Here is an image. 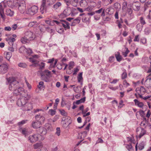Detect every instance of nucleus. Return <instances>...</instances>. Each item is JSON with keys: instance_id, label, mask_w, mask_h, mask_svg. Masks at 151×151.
Listing matches in <instances>:
<instances>
[{"instance_id": "obj_44", "label": "nucleus", "mask_w": 151, "mask_h": 151, "mask_svg": "<svg viewBox=\"0 0 151 151\" xmlns=\"http://www.w3.org/2000/svg\"><path fill=\"white\" fill-rule=\"evenodd\" d=\"M126 50L125 52H122V54L124 56V57H126L127 56V54L129 52V50L127 48H126Z\"/></svg>"}, {"instance_id": "obj_22", "label": "nucleus", "mask_w": 151, "mask_h": 151, "mask_svg": "<svg viewBox=\"0 0 151 151\" xmlns=\"http://www.w3.org/2000/svg\"><path fill=\"white\" fill-rule=\"evenodd\" d=\"M13 5L16 7H18L19 10L20 9V7H22L23 4H21L20 1H14L13 3Z\"/></svg>"}, {"instance_id": "obj_53", "label": "nucleus", "mask_w": 151, "mask_h": 151, "mask_svg": "<svg viewBox=\"0 0 151 151\" xmlns=\"http://www.w3.org/2000/svg\"><path fill=\"white\" fill-rule=\"evenodd\" d=\"M140 91L141 93H145L146 90L144 87L143 86H141L140 88Z\"/></svg>"}, {"instance_id": "obj_64", "label": "nucleus", "mask_w": 151, "mask_h": 151, "mask_svg": "<svg viewBox=\"0 0 151 151\" xmlns=\"http://www.w3.org/2000/svg\"><path fill=\"white\" fill-rule=\"evenodd\" d=\"M38 151H48V150L45 147H42L41 149L38 150Z\"/></svg>"}, {"instance_id": "obj_18", "label": "nucleus", "mask_w": 151, "mask_h": 151, "mask_svg": "<svg viewBox=\"0 0 151 151\" xmlns=\"http://www.w3.org/2000/svg\"><path fill=\"white\" fill-rule=\"evenodd\" d=\"M136 105L138 107L143 109V106H145V108L147 107L146 106H144L142 102H139L137 99H135L134 100Z\"/></svg>"}, {"instance_id": "obj_14", "label": "nucleus", "mask_w": 151, "mask_h": 151, "mask_svg": "<svg viewBox=\"0 0 151 151\" xmlns=\"http://www.w3.org/2000/svg\"><path fill=\"white\" fill-rule=\"evenodd\" d=\"M33 108L32 104L27 103L25 105L22 107L21 109L24 111H29Z\"/></svg>"}, {"instance_id": "obj_10", "label": "nucleus", "mask_w": 151, "mask_h": 151, "mask_svg": "<svg viewBox=\"0 0 151 151\" xmlns=\"http://www.w3.org/2000/svg\"><path fill=\"white\" fill-rule=\"evenodd\" d=\"M37 132L38 133L40 134H39L40 136L39 137H41V140H43L44 138L42 137V136L46 134L47 133V129L44 127H40L39 128V129L37 130Z\"/></svg>"}, {"instance_id": "obj_4", "label": "nucleus", "mask_w": 151, "mask_h": 151, "mask_svg": "<svg viewBox=\"0 0 151 151\" xmlns=\"http://www.w3.org/2000/svg\"><path fill=\"white\" fill-rule=\"evenodd\" d=\"M18 129L25 137L30 134L32 132V130L27 127L22 128L21 127H19Z\"/></svg>"}, {"instance_id": "obj_13", "label": "nucleus", "mask_w": 151, "mask_h": 151, "mask_svg": "<svg viewBox=\"0 0 151 151\" xmlns=\"http://www.w3.org/2000/svg\"><path fill=\"white\" fill-rule=\"evenodd\" d=\"M19 50L21 53H27L29 55L32 52V49L29 48H19Z\"/></svg>"}, {"instance_id": "obj_5", "label": "nucleus", "mask_w": 151, "mask_h": 151, "mask_svg": "<svg viewBox=\"0 0 151 151\" xmlns=\"http://www.w3.org/2000/svg\"><path fill=\"white\" fill-rule=\"evenodd\" d=\"M38 9V8L37 6L34 5L27 9L26 13L29 15H33L37 13Z\"/></svg>"}, {"instance_id": "obj_1", "label": "nucleus", "mask_w": 151, "mask_h": 151, "mask_svg": "<svg viewBox=\"0 0 151 151\" xmlns=\"http://www.w3.org/2000/svg\"><path fill=\"white\" fill-rule=\"evenodd\" d=\"M6 79L9 83V88L10 91L13 92L19 86V82L14 78L9 77Z\"/></svg>"}, {"instance_id": "obj_47", "label": "nucleus", "mask_w": 151, "mask_h": 151, "mask_svg": "<svg viewBox=\"0 0 151 151\" xmlns=\"http://www.w3.org/2000/svg\"><path fill=\"white\" fill-rule=\"evenodd\" d=\"M148 124V122H145L144 121H142L140 124V125L145 128Z\"/></svg>"}, {"instance_id": "obj_17", "label": "nucleus", "mask_w": 151, "mask_h": 151, "mask_svg": "<svg viewBox=\"0 0 151 151\" xmlns=\"http://www.w3.org/2000/svg\"><path fill=\"white\" fill-rule=\"evenodd\" d=\"M140 4L139 1H136L133 4V8L134 10L138 11L140 8Z\"/></svg>"}, {"instance_id": "obj_27", "label": "nucleus", "mask_w": 151, "mask_h": 151, "mask_svg": "<svg viewBox=\"0 0 151 151\" xmlns=\"http://www.w3.org/2000/svg\"><path fill=\"white\" fill-rule=\"evenodd\" d=\"M38 24V23L36 21H34L30 22L28 24V26L31 27H35Z\"/></svg>"}, {"instance_id": "obj_49", "label": "nucleus", "mask_w": 151, "mask_h": 151, "mask_svg": "<svg viewBox=\"0 0 151 151\" xmlns=\"http://www.w3.org/2000/svg\"><path fill=\"white\" fill-rule=\"evenodd\" d=\"M126 147L129 151H132L133 150L131 144L126 145Z\"/></svg>"}, {"instance_id": "obj_59", "label": "nucleus", "mask_w": 151, "mask_h": 151, "mask_svg": "<svg viewBox=\"0 0 151 151\" xmlns=\"http://www.w3.org/2000/svg\"><path fill=\"white\" fill-rule=\"evenodd\" d=\"M41 115L40 114L37 115H36L35 117L37 121H40V118H41Z\"/></svg>"}, {"instance_id": "obj_42", "label": "nucleus", "mask_w": 151, "mask_h": 151, "mask_svg": "<svg viewBox=\"0 0 151 151\" xmlns=\"http://www.w3.org/2000/svg\"><path fill=\"white\" fill-rule=\"evenodd\" d=\"M38 66H39V69L42 70V69L44 68L45 66V63L43 62H41L39 63H38Z\"/></svg>"}, {"instance_id": "obj_25", "label": "nucleus", "mask_w": 151, "mask_h": 151, "mask_svg": "<svg viewBox=\"0 0 151 151\" xmlns=\"http://www.w3.org/2000/svg\"><path fill=\"white\" fill-rule=\"evenodd\" d=\"M115 56L116 60L118 62H120L122 60V56L119 52H117L115 53Z\"/></svg>"}, {"instance_id": "obj_20", "label": "nucleus", "mask_w": 151, "mask_h": 151, "mask_svg": "<svg viewBox=\"0 0 151 151\" xmlns=\"http://www.w3.org/2000/svg\"><path fill=\"white\" fill-rule=\"evenodd\" d=\"M61 25L63 27L65 30L69 29L70 28L69 24L66 21L63 20L61 22Z\"/></svg>"}, {"instance_id": "obj_3", "label": "nucleus", "mask_w": 151, "mask_h": 151, "mask_svg": "<svg viewBox=\"0 0 151 151\" xmlns=\"http://www.w3.org/2000/svg\"><path fill=\"white\" fill-rule=\"evenodd\" d=\"M40 75L42 79L46 82L49 81V78L51 77V72L47 70L41 71Z\"/></svg>"}, {"instance_id": "obj_57", "label": "nucleus", "mask_w": 151, "mask_h": 151, "mask_svg": "<svg viewBox=\"0 0 151 151\" xmlns=\"http://www.w3.org/2000/svg\"><path fill=\"white\" fill-rule=\"evenodd\" d=\"M17 27V24H13L12 26V27H11L12 29V30H15L16 29Z\"/></svg>"}, {"instance_id": "obj_52", "label": "nucleus", "mask_w": 151, "mask_h": 151, "mask_svg": "<svg viewBox=\"0 0 151 151\" xmlns=\"http://www.w3.org/2000/svg\"><path fill=\"white\" fill-rule=\"evenodd\" d=\"M81 20V18L80 17H78L76 18L75 19H74L73 20V22L74 23H80Z\"/></svg>"}, {"instance_id": "obj_61", "label": "nucleus", "mask_w": 151, "mask_h": 151, "mask_svg": "<svg viewBox=\"0 0 151 151\" xmlns=\"http://www.w3.org/2000/svg\"><path fill=\"white\" fill-rule=\"evenodd\" d=\"M114 56H111L109 57V61L111 62L112 63L113 61L114 60Z\"/></svg>"}, {"instance_id": "obj_29", "label": "nucleus", "mask_w": 151, "mask_h": 151, "mask_svg": "<svg viewBox=\"0 0 151 151\" xmlns=\"http://www.w3.org/2000/svg\"><path fill=\"white\" fill-rule=\"evenodd\" d=\"M6 14L7 16H12L14 14V12L13 11H11V10L9 9H7L6 10Z\"/></svg>"}, {"instance_id": "obj_45", "label": "nucleus", "mask_w": 151, "mask_h": 151, "mask_svg": "<svg viewBox=\"0 0 151 151\" xmlns=\"http://www.w3.org/2000/svg\"><path fill=\"white\" fill-rule=\"evenodd\" d=\"M127 12L128 14L130 16L132 17H133V14H132V8H128L127 9Z\"/></svg>"}, {"instance_id": "obj_60", "label": "nucleus", "mask_w": 151, "mask_h": 151, "mask_svg": "<svg viewBox=\"0 0 151 151\" xmlns=\"http://www.w3.org/2000/svg\"><path fill=\"white\" fill-rule=\"evenodd\" d=\"M123 84L126 87H127L129 86V84L127 82L126 80H124L123 82Z\"/></svg>"}, {"instance_id": "obj_15", "label": "nucleus", "mask_w": 151, "mask_h": 151, "mask_svg": "<svg viewBox=\"0 0 151 151\" xmlns=\"http://www.w3.org/2000/svg\"><path fill=\"white\" fill-rule=\"evenodd\" d=\"M46 0H42L40 7V10L42 14L46 12Z\"/></svg>"}, {"instance_id": "obj_28", "label": "nucleus", "mask_w": 151, "mask_h": 151, "mask_svg": "<svg viewBox=\"0 0 151 151\" xmlns=\"http://www.w3.org/2000/svg\"><path fill=\"white\" fill-rule=\"evenodd\" d=\"M4 55L5 56V57L6 59L9 61L10 58L12 56V53L10 52H5Z\"/></svg>"}, {"instance_id": "obj_35", "label": "nucleus", "mask_w": 151, "mask_h": 151, "mask_svg": "<svg viewBox=\"0 0 151 151\" xmlns=\"http://www.w3.org/2000/svg\"><path fill=\"white\" fill-rule=\"evenodd\" d=\"M86 100V97H84L82 98L80 100H78L76 101L75 103L77 105L81 103L84 102Z\"/></svg>"}, {"instance_id": "obj_43", "label": "nucleus", "mask_w": 151, "mask_h": 151, "mask_svg": "<svg viewBox=\"0 0 151 151\" xmlns=\"http://www.w3.org/2000/svg\"><path fill=\"white\" fill-rule=\"evenodd\" d=\"M82 72H81L79 73V74L78 75V82H81V81L83 79V77H82Z\"/></svg>"}, {"instance_id": "obj_30", "label": "nucleus", "mask_w": 151, "mask_h": 151, "mask_svg": "<svg viewBox=\"0 0 151 151\" xmlns=\"http://www.w3.org/2000/svg\"><path fill=\"white\" fill-rule=\"evenodd\" d=\"M79 0H70V3L74 6H77Z\"/></svg>"}, {"instance_id": "obj_32", "label": "nucleus", "mask_w": 151, "mask_h": 151, "mask_svg": "<svg viewBox=\"0 0 151 151\" xmlns=\"http://www.w3.org/2000/svg\"><path fill=\"white\" fill-rule=\"evenodd\" d=\"M139 21L140 23L143 26L145 25L146 24V22L145 20V19L142 17H139Z\"/></svg>"}, {"instance_id": "obj_23", "label": "nucleus", "mask_w": 151, "mask_h": 151, "mask_svg": "<svg viewBox=\"0 0 151 151\" xmlns=\"http://www.w3.org/2000/svg\"><path fill=\"white\" fill-rule=\"evenodd\" d=\"M87 133L86 131L83 132L79 134V138L81 139H82V140H83L84 138L87 136Z\"/></svg>"}, {"instance_id": "obj_19", "label": "nucleus", "mask_w": 151, "mask_h": 151, "mask_svg": "<svg viewBox=\"0 0 151 151\" xmlns=\"http://www.w3.org/2000/svg\"><path fill=\"white\" fill-rule=\"evenodd\" d=\"M41 123L39 121H33L32 124V127L34 128H37L40 127Z\"/></svg>"}, {"instance_id": "obj_33", "label": "nucleus", "mask_w": 151, "mask_h": 151, "mask_svg": "<svg viewBox=\"0 0 151 151\" xmlns=\"http://www.w3.org/2000/svg\"><path fill=\"white\" fill-rule=\"evenodd\" d=\"M143 27V26L140 23L137 24L136 26L137 30L139 32L142 31Z\"/></svg>"}, {"instance_id": "obj_56", "label": "nucleus", "mask_w": 151, "mask_h": 151, "mask_svg": "<svg viewBox=\"0 0 151 151\" xmlns=\"http://www.w3.org/2000/svg\"><path fill=\"white\" fill-rule=\"evenodd\" d=\"M60 129L59 127H57L56 128V134L58 136L60 135Z\"/></svg>"}, {"instance_id": "obj_62", "label": "nucleus", "mask_w": 151, "mask_h": 151, "mask_svg": "<svg viewBox=\"0 0 151 151\" xmlns=\"http://www.w3.org/2000/svg\"><path fill=\"white\" fill-rule=\"evenodd\" d=\"M54 59L52 58V59H49L47 61V63H51L50 65H52V64L53 63V62L54 61Z\"/></svg>"}, {"instance_id": "obj_40", "label": "nucleus", "mask_w": 151, "mask_h": 151, "mask_svg": "<svg viewBox=\"0 0 151 151\" xmlns=\"http://www.w3.org/2000/svg\"><path fill=\"white\" fill-rule=\"evenodd\" d=\"M127 77V73L126 72V70H124L123 73L122 74V79H124L126 78Z\"/></svg>"}, {"instance_id": "obj_50", "label": "nucleus", "mask_w": 151, "mask_h": 151, "mask_svg": "<svg viewBox=\"0 0 151 151\" xmlns=\"http://www.w3.org/2000/svg\"><path fill=\"white\" fill-rule=\"evenodd\" d=\"M44 82L43 81H40L39 83V84L38 86V88L41 90L43 88Z\"/></svg>"}, {"instance_id": "obj_9", "label": "nucleus", "mask_w": 151, "mask_h": 151, "mask_svg": "<svg viewBox=\"0 0 151 151\" xmlns=\"http://www.w3.org/2000/svg\"><path fill=\"white\" fill-rule=\"evenodd\" d=\"M8 64L6 63L0 65V73L3 74L6 73L8 71Z\"/></svg>"}, {"instance_id": "obj_11", "label": "nucleus", "mask_w": 151, "mask_h": 151, "mask_svg": "<svg viewBox=\"0 0 151 151\" xmlns=\"http://www.w3.org/2000/svg\"><path fill=\"white\" fill-rule=\"evenodd\" d=\"M25 37L29 41L33 40L35 38V35L31 31H29L25 33Z\"/></svg>"}, {"instance_id": "obj_37", "label": "nucleus", "mask_w": 151, "mask_h": 151, "mask_svg": "<svg viewBox=\"0 0 151 151\" xmlns=\"http://www.w3.org/2000/svg\"><path fill=\"white\" fill-rule=\"evenodd\" d=\"M61 5V4L60 2H57L53 6V8L55 9H57Z\"/></svg>"}, {"instance_id": "obj_39", "label": "nucleus", "mask_w": 151, "mask_h": 151, "mask_svg": "<svg viewBox=\"0 0 151 151\" xmlns=\"http://www.w3.org/2000/svg\"><path fill=\"white\" fill-rule=\"evenodd\" d=\"M150 32V28L149 27H146L144 30L145 34L146 35H148Z\"/></svg>"}, {"instance_id": "obj_58", "label": "nucleus", "mask_w": 151, "mask_h": 151, "mask_svg": "<svg viewBox=\"0 0 151 151\" xmlns=\"http://www.w3.org/2000/svg\"><path fill=\"white\" fill-rule=\"evenodd\" d=\"M50 112V115L52 116H53L55 114L56 111L55 110L50 109L49 110V111Z\"/></svg>"}, {"instance_id": "obj_48", "label": "nucleus", "mask_w": 151, "mask_h": 151, "mask_svg": "<svg viewBox=\"0 0 151 151\" xmlns=\"http://www.w3.org/2000/svg\"><path fill=\"white\" fill-rule=\"evenodd\" d=\"M18 66L21 68H25L27 67V65L25 63H19Z\"/></svg>"}, {"instance_id": "obj_54", "label": "nucleus", "mask_w": 151, "mask_h": 151, "mask_svg": "<svg viewBox=\"0 0 151 151\" xmlns=\"http://www.w3.org/2000/svg\"><path fill=\"white\" fill-rule=\"evenodd\" d=\"M139 113L142 117H143L145 115L144 111L140 109L139 111Z\"/></svg>"}, {"instance_id": "obj_12", "label": "nucleus", "mask_w": 151, "mask_h": 151, "mask_svg": "<svg viewBox=\"0 0 151 151\" xmlns=\"http://www.w3.org/2000/svg\"><path fill=\"white\" fill-rule=\"evenodd\" d=\"M136 132L138 135H139V138L144 135L146 133V130L143 128L138 127L136 129Z\"/></svg>"}, {"instance_id": "obj_24", "label": "nucleus", "mask_w": 151, "mask_h": 151, "mask_svg": "<svg viewBox=\"0 0 151 151\" xmlns=\"http://www.w3.org/2000/svg\"><path fill=\"white\" fill-rule=\"evenodd\" d=\"M90 17H88V16L86 15L84 16L82 19V21L83 22L86 23L87 24L89 23V19Z\"/></svg>"}, {"instance_id": "obj_7", "label": "nucleus", "mask_w": 151, "mask_h": 151, "mask_svg": "<svg viewBox=\"0 0 151 151\" xmlns=\"http://www.w3.org/2000/svg\"><path fill=\"white\" fill-rule=\"evenodd\" d=\"M40 136V135L38 134L30 135L28 138V140L31 143H34L37 141L41 140V139L39 138Z\"/></svg>"}, {"instance_id": "obj_46", "label": "nucleus", "mask_w": 151, "mask_h": 151, "mask_svg": "<svg viewBox=\"0 0 151 151\" xmlns=\"http://www.w3.org/2000/svg\"><path fill=\"white\" fill-rule=\"evenodd\" d=\"M144 147V143L143 142H142L139 144L138 145L139 149L140 150H142Z\"/></svg>"}, {"instance_id": "obj_26", "label": "nucleus", "mask_w": 151, "mask_h": 151, "mask_svg": "<svg viewBox=\"0 0 151 151\" xmlns=\"http://www.w3.org/2000/svg\"><path fill=\"white\" fill-rule=\"evenodd\" d=\"M70 10H69L68 9H66L63 11V14H61V16H62V15H64L63 17H66L70 15Z\"/></svg>"}, {"instance_id": "obj_16", "label": "nucleus", "mask_w": 151, "mask_h": 151, "mask_svg": "<svg viewBox=\"0 0 151 151\" xmlns=\"http://www.w3.org/2000/svg\"><path fill=\"white\" fill-rule=\"evenodd\" d=\"M6 41L10 47H15V45L14 44V42L15 41V39L14 38L10 37L6 39Z\"/></svg>"}, {"instance_id": "obj_51", "label": "nucleus", "mask_w": 151, "mask_h": 151, "mask_svg": "<svg viewBox=\"0 0 151 151\" xmlns=\"http://www.w3.org/2000/svg\"><path fill=\"white\" fill-rule=\"evenodd\" d=\"M60 111L61 114L63 116H66L67 115V113L63 109L60 110Z\"/></svg>"}, {"instance_id": "obj_34", "label": "nucleus", "mask_w": 151, "mask_h": 151, "mask_svg": "<svg viewBox=\"0 0 151 151\" xmlns=\"http://www.w3.org/2000/svg\"><path fill=\"white\" fill-rule=\"evenodd\" d=\"M21 42L23 44L28 43L30 41L29 40L26 38V37H25V36L24 37L22 38L21 39Z\"/></svg>"}, {"instance_id": "obj_36", "label": "nucleus", "mask_w": 151, "mask_h": 151, "mask_svg": "<svg viewBox=\"0 0 151 151\" xmlns=\"http://www.w3.org/2000/svg\"><path fill=\"white\" fill-rule=\"evenodd\" d=\"M28 120H23L18 122L17 124L19 127H21L22 125L26 123Z\"/></svg>"}, {"instance_id": "obj_63", "label": "nucleus", "mask_w": 151, "mask_h": 151, "mask_svg": "<svg viewBox=\"0 0 151 151\" xmlns=\"http://www.w3.org/2000/svg\"><path fill=\"white\" fill-rule=\"evenodd\" d=\"M12 29V28L11 27L9 26L6 27H4V30L5 31H10Z\"/></svg>"}, {"instance_id": "obj_21", "label": "nucleus", "mask_w": 151, "mask_h": 151, "mask_svg": "<svg viewBox=\"0 0 151 151\" xmlns=\"http://www.w3.org/2000/svg\"><path fill=\"white\" fill-rule=\"evenodd\" d=\"M30 61L31 62L32 64L30 66L33 67H36L38 66L39 61L34 58H30Z\"/></svg>"}, {"instance_id": "obj_31", "label": "nucleus", "mask_w": 151, "mask_h": 151, "mask_svg": "<svg viewBox=\"0 0 151 151\" xmlns=\"http://www.w3.org/2000/svg\"><path fill=\"white\" fill-rule=\"evenodd\" d=\"M144 6L145 9L148 7H151V0H148L145 3Z\"/></svg>"}, {"instance_id": "obj_6", "label": "nucleus", "mask_w": 151, "mask_h": 151, "mask_svg": "<svg viewBox=\"0 0 151 151\" xmlns=\"http://www.w3.org/2000/svg\"><path fill=\"white\" fill-rule=\"evenodd\" d=\"M14 94L16 95L20 96H24L27 93L26 92L24 88L19 86L13 92Z\"/></svg>"}, {"instance_id": "obj_8", "label": "nucleus", "mask_w": 151, "mask_h": 151, "mask_svg": "<svg viewBox=\"0 0 151 151\" xmlns=\"http://www.w3.org/2000/svg\"><path fill=\"white\" fill-rule=\"evenodd\" d=\"M151 74H150L146 78V80L144 83V79H143L141 81V83L142 84H144L145 86L147 88L149 89L151 88V78L150 77Z\"/></svg>"}, {"instance_id": "obj_2", "label": "nucleus", "mask_w": 151, "mask_h": 151, "mask_svg": "<svg viewBox=\"0 0 151 151\" xmlns=\"http://www.w3.org/2000/svg\"><path fill=\"white\" fill-rule=\"evenodd\" d=\"M26 95L22 96L19 98L17 102V105L19 106L22 107L25 105L27 101L30 98V96L26 93Z\"/></svg>"}, {"instance_id": "obj_55", "label": "nucleus", "mask_w": 151, "mask_h": 151, "mask_svg": "<svg viewBox=\"0 0 151 151\" xmlns=\"http://www.w3.org/2000/svg\"><path fill=\"white\" fill-rule=\"evenodd\" d=\"M74 63L73 62H71L69 64V69L70 70L73 68V66L74 65Z\"/></svg>"}, {"instance_id": "obj_38", "label": "nucleus", "mask_w": 151, "mask_h": 151, "mask_svg": "<svg viewBox=\"0 0 151 151\" xmlns=\"http://www.w3.org/2000/svg\"><path fill=\"white\" fill-rule=\"evenodd\" d=\"M42 145L41 143H37L34 145V147L35 149H37L38 148L42 147Z\"/></svg>"}, {"instance_id": "obj_41", "label": "nucleus", "mask_w": 151, "mask_h": 151, "mask_svg": "<svg viewBox=\"0 0 151 151\" xmlns=\"http://www.w3.org/2000/svg\"><path fill=\"white\" fill-rule=\"evenodd\" d=\"M63 20L62 19H60L58 20H54L52 21V22L53 23H55L57 25H61V22H62Z\"/></svg>"}]
</instances>
